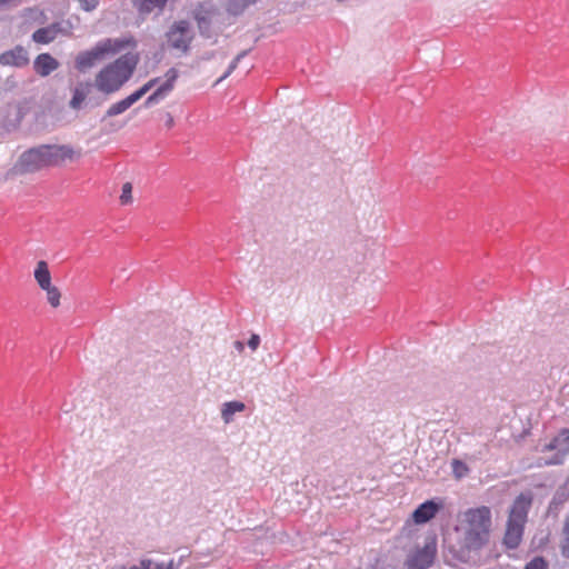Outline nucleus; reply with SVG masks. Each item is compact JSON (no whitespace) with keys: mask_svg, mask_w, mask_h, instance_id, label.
<instances>
[{"mask_svg":"<svg viewBox=\"0 0 569 569\" xmlns=\"http://www.w3.org/2000/svg\"><path fill=\"white\" fill-rule=\"evenodd\" d=\"M154 565H156V562H153L152 560L143 559L140 561L139 567H140V569H153Z\"/></svg>","mask_w":569,"mask_h":569,"instance_id":"473e14b6","label":"nucleus"},{"mask_svg":"<svg viewBox=\"0 0 569 569\" xmlns=\"http://www.w3.org/2000/svg\"><path fill=\"white\" fill-rule=\"evenodd\" d=\"M29 62L28 51L21 47L17 46L11 50H8L0 54V64L2 66H12L17 68H21L27 66Z\"/></svg>","mask_w":569,"mask_h":569,"instance_id":"9d476101","label":"nucleus"},{"mask_svg":"<svg viewBox=\"0 0 569 569\" xmlns=\"http://www.w3.org/2000/svg\"><path fill=\"white\" fill-rule=\"evenodd\" d=\"M153 569H176L174 562L171 560L168 563H156Z\"/></svg>","mask_w":569,"mask_h":569,"instance_id":"72a5a7b5","label":"nucleus"},{"mask_svg":"<svg viewBox=\"0 0 569 569\" xmlns=\"http://www.w3.org/2000/svg\"><path fill=\"white\" fill-rule=\"evenodd\" d=\"M47 168L60 167L66 161L78 160L81 157V150H76L70 144H42Z\"/></svg>","mask_w":569,"mask_h":569,"instance_id":"423d86ee","label":"nucleus"},{"mask_svg":"<svg viewBox=\"0 0 569 569\" xmlns=\"http://www.w3.org/2000/svg\"><path fill=\"white\" fill-rule=\"evenodd\" d=\"M436 553L435 539H427L422 548H418L408 556L406 566L408 569H427L432 565Z\"/></svg>","mask_w":569,"mask_h":569,"instance_id":"0eeeda50","label":"nucleus"},{"mask_svg":"<svg viewBox=\"0 0 569 569\" xmlns=\"http://www.w3.org/2000/svg\"><path fill=\"white\" fill-rule=\"evenodd\" d=\"M257 0H228L227 12L230 16H240L251 4L256 3Z\"/></svg>","mask_w":569,"mask_h":569,"instance_id":"aec40b11","label":"nucleus"},{"mask_svg":"<svg viewBox=\"0 0 569 569\" xmlns=\"http://www.w3.org/2000/svg\"><path fill=\"white\" fill-rule=\"evenodd\" d=\"M548 563L542 557H535L532 560H530L526 566L525 569H547Z\"/></svg>","mask_w":569,"mask_h":569,"instance_id":"bb28decb","label":"nucleus"},{"mask_svg":"<svg viewBox=\"0 0 569 569\" xmlns=\"http://www.w3.org/2000/svg\"><path fill=\"white\" fill-rule=\"evenodd\" d=\"M246 409V405L241 401H228L221 407V418L224 423H230L233 420V416L237 412H242Z\"/></svg>","mask_w":569,"mask_h":569,"instance_id":"a211bd4d","label":"nucleus"},{"mask_svg":"<svg viewBox=\"0 0 569 569\" xmlns=\"http://www.w3.org/2000/svg\"><path fill=\"white\" fill-rule=\"evenodd\" d=\"M166 126L171 128L173 126V118L171 114H167Z\"/></svg>","mask_w":569,"mask_h":569,"instance_id":"c9c22d12","label":"nucleus"},{"mask_svg":"<svg viewBox=\"0 0 569 569\" xmlns=\"http://www.w3.org/2000/svg\"><path fill=\"white\" fill-rule=\"evenodd\" d=\"M466 525L461 527V548L468 551L481 549L489 540L491 511L482 506L469 509L463 515Z\"/></svg>","mask_w":569,"mask_h":569,"instance_id":"f257e3e1","label":"nucleus"},{"mask_svg":"<svg viewBox=\"0 0 569 569\" xmlns=\"http://www.w3.org/2000/svg\"><path fill=\"white\" fill-rule=\"evenodd\" d=\"M167 38L172 48L187 51L192 39L189 22L184 20L176 22L168 31Z\"/></svg>","mask_w":569,"mask_h":569,"instance_id":"6e6552de","label":"nucleus"},{"mask_svg":"<svg viewBox=\"0 0 569 569\" xmlns=\"http://www.w3.org/2000/svg\"><path fill=\"white\" fill-rule=\"evenodd\" d=\"M260 345V337L256 333L251 335L248 340V346L250 349L256 350Z\"/></svg>","mask_w":569,"mask_h":569,"instance_id":"7c9ffc66","label":"nucleus"},{"mask_svg":"<svg viewBox=\"0 0 569 569\" xmlns=\"http://www.w3.org/2000/svg\"><path fill=\"white\" fill-rule=\"evenodd\" d=\"M248 52H249V50H243L240 53H238L237 57L233 59V61L230 63L227 71L217 80V83L221 82L227 77H229L231 74V72L237 68L240 60L243 59L248 54Z\"/></svg>","mask_w":569,"mask_h":569,"instance_id":"a878e982","label":"nucleus"},{"mask_svg":"<svg viewBox=\"0 0 569 569\" xmlns=\"http://www.w3.org/2000/svg\"><path fill=\"white\" fill-rule=\"evenodd\" d=\"M531 498L521 493L518 496L510 509L508 520L526 523Z\"/></svg>","mask_w":569,"mask_h":569,"instance_id":"9b49d317","label":"nucleus"},{"mask_svg":"<svg viewBox=\"0 0 569 569\" xmlns=\"http://www.w3.org/2000/svg\"><path fill=\"white\" fill-rule=\"evenodd\" d=\"M79 2L84 11H92L97 8L99 0H79Z\"/></svg>","mask_w":569,"mask_h":569,"instance_id":"c756f323","label":"nucleus"},{"mask_svg":"<svg viewBox=\"0 0 569 569\" xmlns=\"http://www.w3.org/2000/svg\"><path fill=\"white\" fill-rule=\"evenodd\" d=\"M61 32L60 23H52L48 27L36 30L32 34V40L37 43H50Z\"/></svg>","mask_w":569,"mask_h":569,"instance_id":"dca6fc26","label":"nucleus"},{"mask_svg":"<svg viewBox=\"0 0 569 569\" xmlns=\"http://www.w3.org/2000/svg\"><path fill=\"white\" fill-rule=\"evenodd\" d=\"M523 526L525 523L522 522L508 520L503 542L509 549H515L520 545Z\"/></svg>","mask_w":569,"mask_h":569,"instance_id":"f8f14e48","label":"nucleus"},{"mask_svg":"<svg viewBox=\"0 0 569 569\" xmlns=\"http://www.w3.org/2000/svg\"><path fill=\"white\" fill-rule=\"evenodd\" d=\"M138 60L137 54L129 52L104 67L96 77L97 88L104 93L118 91L131 78Z\"/></svg>","mask_w":569,"mask_h":569,"instance_id":"f03ea898","label":"nucleus"},{"mask_svg":"<svg viewBox=\"0 0 569 569\" xmlns=\"http://www.w3.org/2000/svg\"><path fill=\"white\" fill-rule=\"evenodd\" d=\"M128 43L129 41L119 39L101 40L92 49L82 51L77 56L76 68L80 72H86L102 61L107 54L119 52Z\"/></svg>","mask_w":569,"mask_h":569,"instance_id":"7ed1b4c3","label":"nucleus"},{"mask_svg":"<svg viewBox=\"0 0 569 569\" xmlns=\"http://www.w3.org/2000/svg\"><path fill=\"white\" fill-rule=\"evenodd\" d=\"M159 81L160 78H152L142 86V89H144L146 93H148L154 86L159 83Z\"/></svg>","mask_w":569,"mask_h":569,"instance_id":"2f4dec72","label":"nucleus"},{"mask_svg":"<svg viewBox=\"0 0 569 569\" xmlns=\"http://www.w3.org/2000/svg\"><path fill=\"white\" fill-rule=\"evenodd\" d=\"M34 279L39 287L43 289H49L51 284V274L46 261L40 260L37 263V268L34 270Z\"/></svg>","mask_w":569,"mask_h":569,"instance_id":"f3484780","label":"nucleus"},{"mask_svg":"<svg viewBox=\"0 0 569 569\" xmlns=\"http://www.w3.org/2000/svg\"><path fill=\"white\" fill-rule=\"evenodd\" d=\"M146 94V91L144 89L139 88L138 90H136L133 93H131L130 96L127 97V100L128 102L132 104H134L137 101H139L143 96Z\"/></svg>","mask_w":569,"mask_h":569,"instance_id":"c85d7f7f","label":"nucleus"},{"mask_svg":"<svg viewBox=\"0 0 569 569\" xmlns=\"http://www.w3.org/2000/svg\"><path fill=\"white\" fill-rule=\"evenodd\" d=\"M452 472L457 479H461L467 476L469 469L465 462L458 459H453L451 462Z\"/></svg>","mask_w":569,"mask_h":569,"instance_id":"b1692460","label":"nucleus"},{"mask_svg":"<svg viewBox=\"0 0 569 569\" xmlns=\"http://www.w3.org/2000/svg\"><path fill=\"white\" fill-rule=\"evenodd\" d=\"M91 84L90 83H79L73 89L72 98L69 102L70 108L78 110L81 108L82 102L86 100L89 91H90Z\"/></svg>","mask_w":569,"mask_h":569,"instance_id":"6ab92c4d","label":"nucleus"},{"mask_svg":"<svg viewBox=\"0 0 569 569\" xmlns=\"http://www.w3.org/2000/svg\"><path fill=\"white\" fill-rule=\"evenodd\" d=\"M130 107H131V103L128 102L127 98H124L123 100H120V101L113 103L112 106H110V108L106 112V117L110 118V117H116L118 114H121L124 111H127Z\"/></svg>","mask_w":569,"mask_h":569,"instance_id":"412c9836","label":"nucleus"},{"mask_svg":"<svg viewBox=\"0 0 569 569\" xmlns=\"http://www.w3.org/2000/svg\"><path fill=\"white\" fill-rule=\"evenodd\" d=\"M167 94L168 92L166 91V89H161L160 87H158L157 90L147 98V100L144 101V107L148 108L158 103L160 100L167 97Z\"/></svg>","mask_w":569,"mask_h":569,"instance_id":"393cba45","label":"nucleus"},{"mask_svg":"<svg viewBox=\"0 0 569 569\" xmlns=\"http://www.w3.org/2000/svg\"><path fill=\"white\" fill-rule=\"evenodd\" d=\"M194 18L200 34L207 39L216 38L224 26V14L210 2L201 3Z\"/></svg>","mask_w":569,"mask_h":569,"instance_id":"20e7f679","label":"nucleus"},{"mask_svg":"<svg viewBox=\"0 0 569 569\" xmlns=\"http://www.w3.org/2000/svg\"><path fill=\"white\" fill-rule=\"evenodd\" d=\"M47 168L46 156L42 144L23 151L13 170L19 174L34 173Z\"/></svg>","mask_w":569,"mask_h":569,"instance_id":"39448f33","label":"nucleus"},{"mask_svg":"<svg viewBox=\"0 0 569 569\" xmlns=\"http://www.w3.org/2000/svg\"><path fill=\"white\" fill-rule=\"evenodd\" d=\"M552 450H557L558 453L551 463H561L563 457L569 453V428L561 429L558 435L543 447V451Z\"/></svg>","mask_w":569,"mask_h":569,"instance_id":"1a4fd4ad","label":"nucleus"},{"mask_svg":"<svg viewBox=\"0 0 569 569\" xmlns=\"http://www.w3.org/2000/svg\"><path fill=\"white\" fill-rule=\"evenodd\" d=\"M439 510V505L432 500L421 503L412 513L416 523H425L432 519Z\"/></svg>","mask_w":569,"mask_h":569,"instance_id":"4468645a","label":"nucleus"},{"mask_svg":"<svg viewBox=\"0 0 569 569\" xmlns=\"http://www.w3.org/2000/svg\"><path fill=\"white\" fill-rule=\"evenodd\" d=\"M47 292V300L51 307L57 308L60 305L61 293L54 286H50L49 289H43Z\"/></svg>","mask_w":569,"mask_h":569,"instance_id":"5701e85b","label":"nucleus"},{"mask_svg":"<svg viewBox=\"0 0 569 569\" xmlns=\"http://www.w3.org/2000/svg\"><path fill=\"white\" fill-rule=\"evenodd\" d=\"M234 348H236L239 352H242V351H243V349H244V345H243V342H241V341H236V342H234Z\"/></svg>","mask_w":569,"mask_h":569,"instance_id":"f704fd0d","label":"nucleus"},{"mask_svg":"<svg viewBox=\"0 0 569 569\" xmlns=\"http://www.w3.org/2000/svg\"><path fill=\"white\" fill-rule=\"evenodd\" d=\"M211 57H212V53H204V54L202 56V59H203V60H209V59H211Z\"/></svg>","mask_w":569,"mask_h":569,"instance_id":"e433bc0d","label":"nucleus"},{"mask_svg":"<svg viewBox=\"0 0 569 569\" xmlns=\"http://www.w3.org/2000/svg\"><path fill=\"white\" fill-rule=\"evenodd\" d=\"M58 67L59 62L49 53H41L34 60L36 72L42 77L49 76Z\"/></svg>","mask_w":569,"mask_h":569,"instance_id":"2eb2a0df","label":"nucleus"},{"mask_svg":"<svg viewBox=\"0 0 569 569\" xmlns=\"http://www.w3.org/2000/svg\"><path fill=\"white\" fill-rule=\"evenodd\" d=\"M168 0H131L132 7L140 17L144 18L153 11L162 12Z\"/></svg>","mask_w":569,"mask_h":569,"instance_id":"ddd939ff","label":"nucleus"},{"mask_svg":"<svg viewBox=\"0 0 569 569\" xmlns=\"http://www.w3.org/2000/svg\"><path fill=\"white\" fill-rule=\"evenodd\" d=\"M178 70L176 68H170L164 74L166 81L161 83L159 87L161 89H166L168 93L171 92L174 87V82L178 79Z\"/></svg>","mask_w":569,"mask_h":569,"instance_id":"4be33fe9","label":"nucleus"},{"mask_svg":"<svg viewBox=\"0 0 569 569\" xmlns=\"http://www.w3.org/2000/svg\"><path fill=\"white\" fill-rule=\"evenodd\" d=\"M132 184L130 182H126L122 186V193L120 196V201L122 204H128L132 200Z\"/></svg>","mask_w":569,"mask_h":569,"instance_id":"cd10ccee","label":"nucleus"}]
</instances>
